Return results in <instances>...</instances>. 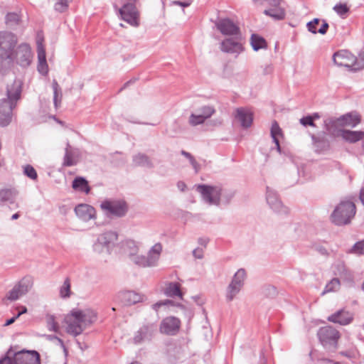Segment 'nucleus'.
Masks as SVG:
<instances>
[{
    "label": "nucleus",
    "mask_w": 364,
    "mask_h": 364,
    "mask_svg": "<svg viewBox=\"0 0 364 364\" xmlns=\"http://www.w3.org/2000/svg\"><path fill=\"white\" fill-rule=\"evenodd\" d=\"M23 81L16 79L7 85L6 97L0 100V126L6 127L11 121L12 110L21 98Z\"/></svg>",
    "instance_id": "f257e3e1"
},
{
    "label": "nucleus",
    "mask_w": 364,
    "mask_h": 364,
    "mask_svg": "<svg viewBox=\"0 0 364 364\" xmlns=\"http://www.w3.org/2000/svg\"><path fill=\"white\" fill-rule=\"evenodd\" d=\"M96 320V314L90 309H73L65 317L67 332L77 336Z\"/></svg>",
    "instance_id": "f03ea898"
},
{
    "label": "nucleus",
    "mask_w": 364,
    "mask_h": 364,
    "mask_svg": "<svg viewBox=\"0 0 364 364\" xmlns=\"http://www.w3.org/2000/svg\"><path fill=\"white\" fill-rule=\"evenodd\" d=\"M17 37L11 32H0V72L14 62Z\"/></svg>",
    "instance_id": "7ed1b4c3"
},
{
    "label": "nucleus",
    "mask_w": 364,
    "mask_h": 364,
    "mask_svg": "<svg viewBox=\"0 0 364 364\" xmlns=\"http://www.w3.org/2000/svg\"><path fill=\"white\" fill-rule=\"evenodd\" d=\"M355 213V205L352 201L343 200L336 206L331 215V220L336 225H346L351 222Z\"/></svg>",
    "instance_id": "20e7f679"
},
{
    "label": "nucleus",
    "mask_w": 364,
    "mask_h": 364,
    "mask_svg": "<svg viewBox=\"0 0 364 364\" xmlns=\"http://www.w3.org/2000/svg\"><path fill=\"white\" fill-rule=\"evenodd\" d=\"M118 240V234L115 231H106L100 234L92 245L93 252L100 256L111 254Z\"/></svg>",
    "instance_id": "39448f33"
},
{
    "label": "nucleus",
    "mask_w": 364,
    "mask_h": 364,
    "mask_svg": "<svg viewBox=\"0 0 364 364\" xmlns=\"http://www.w3.org/2000/svg\"><path fill=\"white\" fill-rule=\"evenodd\" d=\"M162 250V245L160 242H157L150 248L146 255L137 254L132 258L131 262L136 266L143 268L156 267Z\"/></svg>",
    "instance_id": "423d86ee"
},
{
    "label": "nucleus",
    "mask_w": 364,
    "mask_h": 364,
    "mask_svg": "<svg viewBox=\"0 0 364 364\" xmlns=\"http://www.w3.org/2000/svg\"><path fill=\"white\" fill-rule=\"evenodd\" d=\"M196 188L200 193L203 200L206 203L216 206L220 205L221 185L209 186L201 184L196 186Z\"/></svg>",
    "instance_id": "0eeeda50"
},
{
    "label": "nucleus",
    "mask_w": 364,
    "mask_h": 364,
    "mask_svg": "<svg viewBox=\"0 0 364 364\" xmlns=\"http://www.w3.org/2000/svg\"><path fill=\"white\" fill-rule=\"evenodd\" d=\"M101 209L107 214L118 218L124 217L128 211V205L122 199H108L100 203Z\"/></svg>",
    "instance_id": "6e6552de"
},
{
    "label": "nucleus",
    "mask_w": 364,
    "mask_h": 364,
    "mask_svg": "<svg viewBox=\"0 0 364 364\" xmlns=\"http://www.w3.org/2000/svg\"><path fill=\"white\" fill-rule=\"evenodd\" d=\"M246 278V272L244 269H239L233 275L230 283L226 289L225 298L228 301H232L236 298L244 286Z\"/></svg>",
    "instance_id": "1a4fd4ad"
},
{
    "label": "nucleus",
    "mask_w": 364,
    "mask_h": 364,
    "mask_svg": "<svg viewBox=\"0 0 364 364\" xmlns=\"http://www.w3.org/2000/svg\"><path fill=\"white\" fill-rule=\"evenodd\" d=\"M219 48L222 52L235 58L245 50L242 38L239 36L225 38L220 42Z\"/></svg>",
    "instance_id": "9d476101"
},
{
    "label": "nucleus",
    "mask_w": 364,
    "mask_h": 364,
    "mask_svg": "<svg viewBox=\"0 0 364 364\" xmlns=\"http://www.w3.org/2000/svg\"><path fill=\"white\" fill-rule=\"evenodd\" d=\"M12 364H41L39 353L36 350H21L11 355Z\"/></svg>",
    "instance_id": "9b49d317"
},
{
    "label": "nucleus",
    "mask_w": 364,
    "mask_h": 364,
    "mask_svg": "<svg viewBox=\"0 0 364 364\" xmlns=\"http://www.w3.org/2000/svg\"><path fill=\"white\" fill-rule=\"evenodd\" d=\"M33 286V280L31 277H26L21 279L11 290L6 294V299L10 301H16L26 294Z\"/></svg>",
    "instance_id": "f8f14e48"
},
{
    "label": "nucleus",
    "mask_w": 364,
    "mask_h": 364,
    "mask_svg": "<svg viewBox=\"0 0 364 364\" xmlns=\"http://www.w3.org/2000/svg\"><path fill=\"white\" fill-rule=\"evenodd\" d=\"M32 58L31 47L27 43L20 44L16 50L14 49V61L21 67H28Z\"/></svg>",
    "instance_id": "ddd939ff"
},
{
    "label": "nucleus",
    "mask_w": 364,
    "mask_h": 364,
    "mask_svg": "<svg viewBox=\"0 0 364 364\" xmlns=\"http://www.w3.org/2000/svg\"><path fill=\"white\" fill-rule=\"evenodd\" d=\"M122 18L132 26H139V14L133 3H127L119 9Z\"/></svg>",
    "instance_id": "4468645a"
},
{
    "label": "nucleus",
    "mask_w": 364,
    "mask_h": 364,
    "mask_svg": "<svg viewBox=\"0 0 364 364\" xmlns=\"http://www.w3.org/2000/svg\"><path fill=\"white\" fill-rule=\"evenodd\" d=\"M266 200L274 212L284 214L288 213L287 208L284 206L277 193L269 186L266 188Z\"/></svg>",
    "instance_id": "2eb2a0df"
},
{
    "label": "nucleus",
    "mask_w": 364,
    "mask_h": 364,
    "mask_svg": "<svg viewBox=\"0 0 364 364\" xmlns=\"http://www.w3.org/2000/svg\"><path fill=\"white\" fill-rule=\"evenodd\" d=\"M333 60L338 66L350 68L354 70L356 57L348 50H342L333 54Z\"/></svg>",
    "instance_id": "dca6fc26"
},
{
    "label": "nucleus",
    "mask_w": 364,
    "mask_h": 364,
    "mask_svg": "<svg viewBox=\"0 0 364 364\" xmlns=\"http://www.w3.org/2000/svg\"><path fill=\"white\" fill-rule=\"evenodd\" d=\"M115 299L122 306H128L142 301L144 296L134 291H122L117 293Z\"/></svg>",
    "instance_id": "f3484780"
},
{
    "label": "nucleus",
    "mask_w": 364,
    "mask_h": 364,
    "mask_svg": "<svg viewBox=\"0 0 364 364\" xmlns=\"http://www.w3.org/2000/svg\"><path fill=\"white\" fill-rule=\"evenodd\" d=\"M318 336L323 346H334L340 337L339 332L332 326H325L319 329Z\"/></svg>",
    "instance_id": "a211bd4d"
},
{
    "label": "nucleus",
    "mask_w": 364,
    "mask_h": 364,
    "mask_svg": "<svg viewBox=\"0 0 364 364\" xmlns=\"http://www.w3.org/2000/svg\"><path fill=\"white\" fill-rule=\"evenodd\" d=\"M156 331V326L153 323L142 326L135 333L133 338L134 343L139 344L142 342L151 341Z\"/></svg>",
    "instance_id": "6ab92c4d"
},
{
    "label": "nucleus",
    "mask_w": 364,
    "mask_h": 364,
    "mask_svg": "<svg viewBox=\"0 0 364 364\" xmlns=\"http://www.w3.org/2000/svg\"><path fill=\"white\" fill-rule=\"evenodd\" d=\"M215 26L223 35L234 36L240 35V28L228 18L219 19L215 22Z\"/></svg>",
    "instance_id": "aec40b11"
},
{
    "label": "nucleus",
    "mask_w": 364,
    "mask_h": 364,
    "mask_svg": "<svg viewBox=\"0 0 364 364\" xmlns=\"http://www.w3.org/2000/svg\"><path fill=\"white\" fill-rule=\"evenodd\" d=\"M180 321L178 318L170 316L164 318L160 325V331L167 335H175L179 330Z\"/></svg>",
    "instance_id": "412c9836"
},
{
    "label": "nucleus",
    "mask_w": 364,
    "mask_h": 364,
    "mask_svg": "<svg viewBox=\"0 0 364 364\" xmlns=\"http://www.w3.org/2000/svg\"><path fill=\"white\" fill-rule=\"evenodd\" d=\"M77 217L83 222H88L96 217L95 209L88 204H79L75 208Z\"/></svg>",
    "instance_id": "4be33fe9"
},
{
    "label": "nucleus",
    "mask_w": 364,
    "mask_h": 364,
    "mask_svg": "<svg viewBox=\"0 0 364 364\" xmlns=\"http://www.w3.org/2000/svg\"><path fill=\"white\" fill-rule=\"evenodd\" d=\"M235 117L242 127L247 129L251 127L253 122V113L250 109L245 107L237 108Z\"/></svg>",
    "instance_id": "5701e85b"
},
{
    "label": "nucleus",
    "mask_w": 364,
    "mask_h": 364,
    "mask_svg": "<svg viewBox=\"0 0 364 364\" xmlns=\"http://www.w3.org/2000/svg\"><path fill=\"white\" fill-rule=\"evenodd\" d=\"M43 38L38 37L37 39V54H38V70L43 75L48 73V65L46 62V50L43 44Z\"/></svg>",
    "instance_id": "b1692460"
},
{
    "label": "nucleus",
    "mask_w": 364,
    "mask_h": 364,
    "mask_svg": "<svg viewBox=\"0 0 364 364\" xmlns=\"http://www.w3.org/2000/svg\"><path fill=\"white\" fill-rule=\"evenodd\" d=\"M353 320V314L344 309L339 310L328 317V321L343 326L349 324Z\"/></svg>",
    "instance_id": "393cba45"
},
{
    "label": "nucleus",
    "mask_w": 364,
    "mask_h": 364,
    "mask_svg": "<svg viewBox=\"0 0 364 364\" xmlns=\"http://www.w3.org/2000/svg\"><path fill=\"white\" fill-rule=\"evenodd\" d=\"M80 152L77 149H73L69 143L67 144L63 157V166H73L79 161Z\"/></svg>",
    "instance_id": "a878e982"
},
{
    "label": "nucleus",
    "mask_w": 364,
    "mask_h": 364,
    "mask_svg": "<svg viewBox=\"0 0 364 364\" xmlns=\"http://www.w3.org/2000/svg\"><path fill=\"white\" fill-rule=\"evenodd\" d=\"M331 268L334 275L339 276L346 281L352 280V274L346 267L344 262L336 261L333 263Z\"/></svg>",
    "instance_id": "bb28decb"
},
{
    "label": "nucleus",
    "mask_w": 364,
    "mask_h": 364,
    "mask_svg": "<svg viewBox=\"0 0 364 364\" xmlns=\"http://www.w3.org/2000/svg\"><path fill=\"white\" fill-rule=\"evenodd\" d=\"M337 123L341 126L356 127L360 122V115L357 113H348L337 119Z\"/></svg>",
    "instance_id": "cd10ccee"
},
{
    "label": "nucleus",
    "mask_w": 364,
    "mask_h": 364,
    "mask_svg": "<svg viewBox=\"0 0 364 364\" xmlns=\"http://www.w3.org/2000/svg\"><path fill=\"white\" fill-rule=\"evenodd\" d=\"M122 250L124 253L131 261L132 258L139 253V248L138 244L135 241L132 240H127L123 242Z\"/></svg>",
    "instance_id": "c85d7f7f"
},
{
    "label": "nucleus",
    "mask_w": 364,
    "mask_h": 364,
    "mask_svg": "<svg viewBox=\"0 0 364 364\" xmlns=\"http://www.w3.org/2000/svg\"><path fill=\"white\" fill-rule=\"evenodd\" d=\"M341 135L344 140L350 143H355L364 137V132L343 129L341 131Z\"/></svg>",
    "instance_id": "c756f323"
},
{
    "label": "nucleus",
    "mask_w": 364,
    "mask_h": 364,
    "mask_svg": "<svg viewBox=\"0 0 364 364\" xmlns=\"http://www.w3.org/2000/svg\"><path fill=\"white\" fill-rule=\"evenodd\" d=\"M72 187L74 190L80 191L85 193H89L90 188L88 184V181L81 176L76 177L72 184Z\"/></svg>",
    "instance_id": "7c9ffc66"
},
{
    "label": "nucleus",
    "mask_w": 364,
    "mask_h": 364,
    "mask_svg": "<svg viewBox=\"0 0 364 364\" xmlns=\"http://www.w3.org/2000/svg\"><path fill=\"white\" fill-rule=\"evenodd\" d=\"M164 294L169 297L178 296L183 299V293L181 291L180 284L176 282H169L164 290Z\"/></svg>",
    "instance_id": "2f4dec72"
},
{
    "label": "nucleus",
    "mask_w": 364,
    "mask_h": 364,
    "mask_svg": "<svg viewBox=\"0 0 364 364\" xmlns=\"http://www.w3.org/2000/svg\"><path fill=\"white\" fill-rule=\"evenodd\" d=\"M133 163L135 166H143L146 168H152L154 166L152 161L149 157L141 153H139L133 156Z\"/></svg>",
    "instance_id": "473e14b6"
},
{
    "label": "nucleus",
    "mask_w": 364,
    "mask_h": 364,
    "mask_svg": "<svg viewBox=\"0 0 364 364\" xmlns=\"http://www.w3.org/2000/svg\"><path fill=\"white\" fill-rule=\"evenodd\" d=\"M52 88L53 90V104L55 108L58 109L60 107L63 95L61 88L55 80H53Z\"/></svg>",
    "instance_id": "72a5a7b5"
},
{
    "label": "nucleus",
    "mask_w": 364,
    "mask_h": 364,
    "mask_svg": "<svg viewBox=\"0 0 364 364\" xmlns=\"http://www.w3.org/2000/svg\"><path fill=\"white\" fill-rule=\"evenodd\" d=\"M250 44L255 51H258L259 49L267 48V42L265 39L262 36L255 33L252 34L251 36Z\"/></svg>",
    "instance_id": "f704fd0d"
},
{
    "label": "nucleus",
    "mask_w": 364,
    "mask_h": 364,
    "mask_svg": "<svg viewBox=\"0 0 364 364\" xmlns=\"http://www.w3.org/2000/svg\"><path fill=\"white\" fill-rule=\"evenodd\" d=\"M270 133L272 140L277 146V150L279 152H280L281 148L279 145V138L282 136V129H280L278 123L276 121L272 122Z\"/></svg>",
    "instance_id": "c9c22d12"
},
{
    "label": "nucleus",
    "mask_w": 364,
    "mask_h": 364,
    "mask_svg": "<svg viewBox=\"0 0 364 364\" xmlns=\"http://www.w3.org/2000/svg\"><path fill=\"white\" fill-rule=\"evenodd\" d=\"M273 7L274 8L264 10V13L276 20L283 19L285 16L284 11L279 6Z\"/></svg>",
    "instance_id": "e433bc0d"
},
{
    "label": "nucleus",
    "mask_w": 364,
    "mask_h": 364,
    "mask_svg": "<svg viewBox=\"0 0 364 364\" xmlns=\"http://www.w3.org/2000/svg\"><path fill=\"white\" fill-rule=\"evenodd\" d=\"M340 286V280L338 278H333L326 285L322 294L336 291L339 289Z\"/></svg>",
    "instance_id": "4c0bfd02"
},
{
    "label": "nucleus",
    "mask_w": 364,
    "mask_h": 364,
    "mask_svg": "<svg viewBox=\"0 0 364 364\" xmlns=\"http://www.w3.org/2000/svg\"><path fill=\"white\" fill-rule=\"evenodd\" d=\"M70 281L69 278H66L63 284V285L60 288V296L63 299H67L70 296L71 290H70Z\"/></svg>",
    "instance_id": "58836bf2"
},
{
    "label": "nucleus",
    "mask_w": 364,
    "mask_h": 364,
    "mask_svg": "<svg viewBox=\"0 0 364 364\" xmlns=\"http://www.w3.org/2000/svg\"><path fill=\"white\" fill-rule=\"evenodd\" d=\"M220 195V203L228 204L235 196V191L231 189L224 188L222 186Z\"/></svg>",
    "instance_id": "ea45409f"
},
{
    "label": "nucleus",
    "mask_w": 364,
    "mask_h": 364,
    "mask_svg": "<svg viewBox=\"0 0 364 364\" xmlns=\"http://www.w3.org/2000/svg\"><path fill=\"white\" fill-rule=\"evenodd\" d=\"M197 112L203 117L205 121L215 112V109L212 106H203L197 110Z\"/></svg>",
    "instance_id": "a19ab883"
},
{
    "label": "nucleus",
    "mask_w": 364,
    "mask_h": 364,
    "mask_svg": "<svg viewBox=\"0 0 364 364\" xmlns=\"http://www.w3.org/2000/svg\"><path fill=\"white\" fill-rule=\"evenodd\" d=\"M175 306V302L172 300L165 299L163 301H158L152 305V309L158 312L160 309H166L170 306Z\"/></svg>",
    "instance_id": "79ce46f5"
},
{
    "label": "nucleus",
    "mask_w": 364,
    "mask_h": 364,
    "mask_svg": "<svg viewBox=\"0 0 364 364\" xmlns=\"http://www.w3.org/2000/svg\"><path fill=\"white\" fill-rule=\"evenodd\" d=\"M14 196V192L11 189L0 190V202L11 201Z\"/></svg>",
    "instance_id": "37998d69"
},
{
    "label": "nucleus",
    "mask_w": 364,
    "mask_h": 364,
    "mask_svg": "<svg viewBox=\"0 0 364 364\" xmlns=\"http://www.w3.org/2000/svg\"><path fill=\"white\" fill-rule=\"evenodd\" d=\"M188 122L191 126H197L203 124L205 119L203 117L196 112V113H193L190 115Z\"/></svg>",
    "instance_id": "c03bdc74"
},
{
    "label": "nucleus",
    "mask_w": 364,
    "mask_h": 364,
    "mask_svg": "<svg viewBox=\"0 0 364 364\" xmlns=\"http://www.w3.org/2000/svg\"><path fill=\"white\" fill-rule=\"evenodd\" d=\"M19 16L16 13H9L6 16V23L9 26H14L18 23Z\"/></svg>",
    "instance_id": "a18cd8bd"
},
{
    "label": "nucleus",
    "mask_w": 364,
    "mask_h": 364,
    "mask_svg": "<svg viewBox=\"0 0 364 364\" xmlns=\"http://www.w3.org/2000/svg\"><path fill=\"white\" fill-rule=\"evenodd\" d=\"M364 250V240L357 242L352 248L348 251L349 253L363 255Z\"/></svg>",
    "instance_id": "49530a36"
},
{
    "label": "nucleus",
    "mask_w": 364,
    "mask_h": 364,
    "mask_svg": "<svg viewBox=\"0 0 364 364\" xmlns=\"http://www.w3.org/2000/svg\"><path fill=\"white\" fill-rule=\"evenodd\" d=\"M364 68V48L360 51L358 56L356 57L354 70H361Z\"/></svg>",
    "instance_id": "de8ad7c7"
},
{
    "label": "nucleus",
    "mask_w": 364,
    "mask_h": 364,
    "mask_svg": "<svg viewBox=\"0 0 364 364\" xmlns=\"http://www.w3.org/2000/svg\"><path fill=\"white\" fill-rule=\"evenodd\" d=\"M24 174L32 180H36L38 177L36 171L31 165H26L23 167Z\"/></svg>",
    "instance_id": "09e8293b"
},
{
    "label": "nucleus",
    "mask_w": 364,
    "mask_h": 364,
    "mask_svg": "<svg viewBox=\"0 0 364 364\" xmlns=\"http://www.w3.org/2000/svg\"><path fill=\"white\" fill-rule=\"evenodd\" d=\"M72 0H56V3L55 4V9L59 12L65 11L69 5V3Z\"/></svg>",
    "instance_id": "8fccbe9b"
},
{
    "label": "nucleus",
    "mask_w": 364,
    "mask_h": 364,
    "mask_svg": "<svg viewBox=\"0 0 364 364\" xmlns=\"http://www.w3.org/2000/svg\"><path fill=\"white\" fill-rule=\"evenodd\" d=\"M333 9L337 14H338L341 16L346 14L349 11V9L347 6V5L341 3L336 4L333 6Z\"/></svg>",
    "instance_id": "3c124183"
},
{
    "label": "nucleus",
    "mask_w": 364,
    "mask_h": 364,
    "mask_svg": "<svg viewBox=\"0 0 364 364\" xmlns=\"http://www.w3.org/2000/svg\"><path fill=\"white\" fill-rule=\"evenodd\" d=\"M47 326L49 331L58 332V325L55 321V318L53 316H50L47 318Z\"/></svg>",
    "instance_id": "603ef678"
},
{
    "label": "nucleus",
    "mask_w": 364,
    "mask_h": 364,
    "mask_svg": "<svg viewBox=\"0 0 364 364\" xmlns=\"http://www.w3.org/2000/svg\"><path fill=\"white\" fill-rule=\"evenodd\" d=\"M320 19L317 18H315L312 21L308 22L306 24L308 31L314 34L317 33L316 25H318Z\"/></svg>",
    "instance_id": "864d4df0"
},
{
    "label": "nucleus",
    "mask_w": 364,
    "mask_h": 364,
    "mask_svg": "<svg viewBox=\"0 0 364 364\" xmlns=\"http://www.w3.org/2000/svg\"><path fill=\"white\" fill-rule=\"evenodd\" d=\"M300 123L304 126H311L314 127L315 124L314 122V117L311 116L304 117L300 119Z\"/></svg>",
    "instance_id": "5fc2aeb1"
},
{
    "label": "nucleus",
    "mask_w": 364,
    "mask_h": 364,
    "mask_svg": "<svg viewBox=\"0 0 364 364\" xmlns=\"http://www.w3.org/2000/svg\"><path fill=\"white\" fill-rule=\"evenodd\" d=\"M11 354L12 350H9L7 352L6 355L0 360V364H12V360L11 358Z\"/></svg>",
    "instance_id": "6e6d98bb"
},
{
    "label": "nucleus",
    "mask_w": 364,
    "mask_h": 364,
    "mask_svg": "<svg viewBox=\"0 0 364 364\" xmlns=\"http://www.w3.org/2000/svg\"><path fill=\"white\" fill-rule=\"evenodd\" d=\"M322 22H323L322 26H321V28L318 30H317V33L324 35L326 33L329 26L326 20H323Z\"/></svg>",
    "instance_id": "4d7b16f0"
},
{
    "label": "nucleus",
    "mask_w": 364,
    "mask_h": 364,
    "mask_svg": "<svg viewBox=\"0 0 364 364\" xmlns=\"http://www.w3.org/2000/svg\"><path fill=\"white\" fill-rule=\"evenodd\" d=\"M193 255L197 259H202L203 257V250L201 248H196L193 251Z\"/></svg>",
    "instance_id": "13d9d810"
},
{
    "label": "nucleus",
    "mask_w": 364,
    "mask_h": 364,
    "mask_svg": "<svg viewBox=\"0 0 364 364\" xmlns=\"http://www.w3.org/2000/svg\"><path fill=\"white\" fill-rule=\"evenodd\" d=\"M192 1L193 0H186L184 1H174V4H176V5H179L181 6H183V7H187V6L191 5Z\"/></svg>",
    "instance_id": "bf43d9fd"
},
{
    "label": "nucleus",
    "mask_w": 364,
    "mask_h": 364,
    "mask_svg": "<svg viewBox=\"0 0 364 364\" xmlns=\"http://www.w3.org/2000/svg\"><path fill=\"white\" fill-rule=\"evenodd\" d=\"M177 187L181 191H184L186 188V185L183 181H178L177 183Z\"/></svg>",
    "instance_id": "052dcab7"
},
{
    "label": "nucleus",
    "mask_w": 364,
    "mask_h": 364,
    "mask_svg": "<svg viewBox=\"0 0 364 364\" xmlns=\"http://www.w3.org/2000/svg\"><path fill=\"white\" fill-rule=\"evenodd\" d=\"M18 318V317H16V316H14V317L8 319V320L6 321V323H5L4 326H9V325L12 324L13 323H14V322H15V321H16Z\"/></svg>",
    "instance_id": "680f3d73"
},
{
    "label": "nucleus",
    "mask_w": 364,
    "mask_h": 364,
    "mask_svg": "<svg viewBox=\"0 0 364 364\" xmlns=\"http://www.w3.org/2000/svg\"><path fill=\"white\" fill-rule=\"evenodd\" d=\"M56 341H58V343L60 346V347L63 349L64 352L66 353H67V350H66V348H65V346L64 345V343H63V340L58 337Z\"/></svg>",
    "instance_id": "e2e57ef3"
},
{
    "label": "nucleus",
    "mask_w": 364,
    "mask_h": 364,
    "mask_svg": "<svg viewBox=\"0 0 364 364\" xmlns=\"http://www.w3.org/2000/svg\"><path fill=\"white\" fill-rule=\"evenodd\" d=\"M208 242V239L207 238H199L198 239V243L200 245H203L204 247L206 246L207 243Z\"/></svg>",
    "instance_id": "0e129e2a"
},
{
    "label": "nucleus",
    "mask_w": 364,
    "mask_h": 364,
    "mask_svg": "<svg viewBox=\"0 0 364 364\" xmlns=\"http://www.w3.org/2000/svg\"><path fill=\"white\" fill-rule=\"evenodd\" d=\"M21 309V311L17 314L16 317H19L21 314L27 312V308L26 306H22Z\"/></svg>",
    "instance_id": "69168bd1"
},
{
    "label": "nucleus",
    "mask_w": 364,
    "mask_h": 364,
    "mask_svg": "<svg viewBox=\"0 0 364 364\" xmlns=\"http://www.w3.org/2000/svg\"><path fill=\"white\" fill-rule=\"evenodd\" d=\"M181 154H182L183 156H184L185 157H186L188 159L189 158H191V156H192V155H191L189 152H187V151H183H183H181Z\"/></svg>",
    "instance_id": "338daca9"
},
{
    "label": "nucleus",
    "mask_w": 364,
    "mask_h": 364,
    "mask_svg": "<svg viewBox=\"0 0 364 364\" xmlns=\"http://www.w3.org/2000/svg\"><path fill=\"white\" fill-rule=\"evenodd\" d=\"M193 169L195 170L196 173H198L200 169V165L198 162H196L195 164L192 165Z\"/></svg>",
    "instance_id": "774afa93"
}]
</instances>
